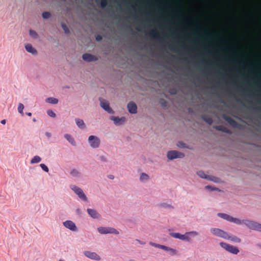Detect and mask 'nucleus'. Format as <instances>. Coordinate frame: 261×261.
<instances>
[{"instance_id":"nucleus-13","label":"nucleus","mask_w":261,"mask_h":261,"mask_svg":"<svg viewBox=\"0 0 261 261\" xmlns=\"http://www.w3.org/2000/svg\"><path fill=\"white\" fill-rule=\"evenodd\" d=\"M83 253L85 256L91 259L99 261L101 259L100 256L95 252H91L90 251H85Z\"/></svg>"},{"instance_id":"nucleus-6","label":"nucleus","mask_w":261,"mask_h":261,"mask_svg":"<svg viewBox=\"0 0 261 261\" xmlns=\"http://www.w3.org/2000/svg\"><path fill=\"white\" fill-rule=\"evenodd\" d=\"M185 157V154L176 150L168 151L167 153V158L168 160L171 161L176 159H182Z\"/></svg>"},{"instance_id":"nucleus-61","label":"nucleus","mask_w":261,"mask_h":261,"mask_svg":"<svg viewBox=\"0 0 261 261\" xmlns=\"http://www.w3.org/2000/svg\"><path fill=\"white\" fill-rule=\"evenodd\" d=\"M123 3L125 5L128 4V3L126 1H123Z\"/></svg>"},{"instance_id":"nucleus-8","label":"nucleus","mask_w":261,"mask_h":261,"mask_svg":"<svg viewBox=\"0 0 261 261\" xmlns=\"http://www.w3.org/2000/svg\"><path fill=\"white\" fill-rule=\"evenodd\" d=\"M233 85L236 87L237 91L240 92L243 96L249 98L252 97L253 93L252 92L247 93L246 89L244 86L238 85L236 82H233Z\"/></svg>"},{"instance_id":"nucleus-27","label":"nucleus","mask_w":261,"mask_h":261,"mask_svg":"<svg viewBox=\"0 0 261 261\" xmlns=\"http://www.w3.org/2000/svg\"><path fill=\"white\" fill-rule=\"evenodd\" d=\"M206 180L213 181L215 183H220L221 182V179L220 178L212 175H208Z\"/></svg>"},{"instance_id":"nucleus-37","label":"nucleus","mask_w":261,"mask_h":261,"mask_svg":"<svg viewBox=\"0 0 261 261\" xmlns=\"http://www.w3.org/2000/svg\"><path fill=\"white\" fill-rule=\"evenodd\" d=\"M29 34L32 37L34 38H37V37L38 36V34L37 33V32L35 31L31 30V29L30 30V31H29Z\"/></svg>"},{"instance_id":"nucleus-26","label":"nucleus","mask_w":261,"mask_h":261,"mask_svg":"<svg viewBox=\"0 0 261 261\" xmlns=\"http://www.w3.org/2000/svg\"><path fill=\"white\" fill-rule=\"evenodd\" d=\"M180 47L183 51L180 52V54L182 55H188L191 53V49L186 45L181 44Z\"/></svg>"},{"instance_id":"nucleus-22","label":"nucleus","mask_w":261,"mask_h":261,"mask_svg":"<svg viewBox=\"0 0 261 261\" xmlns=\"http://www.w3.org/2000/svg\"><path fill=\"white\" fill-rule=\"evenodd\" d=\"M64 138L70 143L72 146H75L76 145V142L74 139V138L70 135L68 134H66L64 135Z\"/></svg>"},{"instance_id":"nucleus-40","label":"nucleus","mask_w":261,"mask_h":261,"mask_svg":"<svg viewBox=\"0 0 261 261\" xmlns=\"http://www.w3.org/2000/svg\"><path fill=\"white\" fill-rule=\"evenodd\" d=\"M200 63L203 65H204V67L205 68H207V67H211V64H209L208 63H207L205 60H201L200 61Z\"/></svg>"},{"instance_id":"nucleus-46","label":"nucleus","mask_w":261,"mask_h":261,"mask_svg":"<svg viewBox=\"0 0 261 261\" xmlns=\"http://www.w3.org/2000/svg\"><path fill=\"white\" fill-rule=\"evenodd\" d=\"M160 206L162 207H165V208H173V206L170 205V204H169L168 203H162L160 204Z\"/></svg>"},{"instance_id":"nucleus-29","label":"nucleus","mask_w":261,"mask_h":261,"mask_svg":"<svg viewBox=\"0 0 261 261\" xmlns=\"http://www.w3.org/2000/svg\"><path fill=\"white\" fill-rule=\"evenodd\" d=\"M41 161V158L38 155L34 156L31 160L30 163L31 164H34L39 163Z\"/></svg>"},{"instance_id":"nucleus-39","label":"nucleus","mask_w":261,"mask_h":261,"mask_svg":"<svg viewBox=\"0 0 261 261\" xmlns=\"http://www.w3.org/2000/svg\"><path fill=\"white\" fill-rule=\"evenodd\" d=\"M40 167L42 169V170L45 172H48L49 171L48 167L44 164H40Z\"/></svg>"},{"instance_id":"nucleus-41","label":"nucleus","mask_w":261,"mask_h":261,"mask_svg":"<svg viewBox=\"0 0 261 261\" xmlns=\"http://www.w3.org/2000/svg\"><path fill=\"white\" fill-rule=\"evenodd\" d=\"M108 5L107 0H101L100 7L102 9H104Z\"/></svg>"},{"instance_id":"nucleus-19","label":"nucleus","mask_w":261,"mask_h":261,"mask_svg":"<svg viewBox=\"0 0 261 261\" xmlns=\"http://www.w3.org/2000/svg\"><path fill=\"white\" fill-rule=\"evenodd\" d=\"M214 128L217 130L220 131L225 133L227 134H231L232 132L228 128L226 127L223 126L222 125L214 126Z\"/></svg>"},{"instance_id":"nucleus-60","label":"nucleus","mask_w":261,"mask_h":261,"mask_svg":"<svg viewBox=\"0 0 261 261\" xmlns=\"http://www.w3.org/2000/svg\"><path fill=\"white\" fill-rule=\"evenodd\" d=\"M175 39H179L180 38V36L178 35V34H176L175 37Z\"/></svg>"},{"instance_id":"nucleus-20","label":"nucleus","mask_w":261,"mask_h":261,"mask_svg":"<svg viewBox=\"0 0 261 261\" xmlns=\"http://www.w3.org/2000/svg\"><path fill=\"white\" fill-rule=\"evenodd\" d=\"M87 213L92 219H97L99 217V214L97 211L94 209L87 208Z\"/></svg>"},{"instance_id":"nucleus-63","label":"nucleus","mask_w":261,"mask_h":261,"mask_svg":"<svg viewBox=\"0 0 261 261\" xmlns=\"http://www.w3.org/2000/svg\"><path fill=\"white\" fill-rule=\"evenodd\" d=\"M33 121L34 122H35L36 121V119L35 118H34L33 119Z\"/></svg>"},{"instance_id":"nucleus-10","label":"nucleus","mask_w":261,"mask_h":261,"mask_svg":"<svg viewBox=\"0 0 261 261\" xmlns=\"http://www.w3.org/2000/svg\"><path fill=\"white\" fill-rule=\"evenodd\" d=\"M88 143L92 148L95 149L99 147L100 143L99 138L94 135H91L88 138Z\"/></svg>"},{"instance_id":"nucleus-48","label":"nucleus","mask_w":261,"mask_h":261,"mask_svg":"<svg viewBox=\"0 0 261 261\" xmlns=\"http://www.w3.org/2000/svg\"><path fill=\"white\" fill-rule=\"evenodd\" d=\"M169 92L170 93V94L174 95L176 94L177 91L175 89H170Z\"/></svg>"},{"instance_id":"nucleus-32","label":"nucleus","mask_w":261,"mask_h":261,"mask_svg":"<svg viewBox=\"0 0 261 261\" xmlns=\"http://www.w3.org/2000/svg\"><path fill=\"white\" fill-rule=\"evenodd\" d=\"M177 146L180 148H190L189 147L182 141H178L177 143Z\"/></svg>"},{"instance_id":"nucleus-35","label":"nucleus","mask_w":261,"mask_h":261,"mask_svg":"<svg viewBox=\"0 0 261 261\" xmlns=\"http://www.w3.org/2000/svg\"><path fill=\"white\" fill-rule=\"evenodd\" d=\"M24 109V106L23 105L22 103H19L18 104V112L21 114L22 115H23L24 113H23V110Z\"/></svg>"},{"instance_id":"nucleus-64","label":"nucleus","mask_w":261,"mask_h":261,"mask_svg":"<svg viewBox=\"0 0 261 261\" xmlns=\"http://www.w3.org/2000/svg\"><path fill=\"white\" fill-rule=\"evenodd\" d=\"M192 111L191 109H190H190H189V113H191Z\"/></svg>"},{"instance_id":"nucleus-21","label":"nucleus","mask_w":261,"mask_h":261,"mask_svg":"<svg viewBox=\"0 0 261 261\" xmlns=\"http://www.w3.org/2000/svg\"><path fill=\"white\" fill-rule=\"evenodd\" d=\"M25 50L29 53L32 55H36L37 53V50L33 47V46L29 43L25 45Z\"/></svg>"},{"instance_id":"nucleus-38","label":"nucleus","mask_w":261,"mask_h":261,"mask_svg":"<svg viewBox=\"0 0 261 261\" xmlns=\"http://www.w3.org/2000/svg\"><path fill=\"white\" fill-rule=\"evenodd\" d=\"M229 97L230 98H231L233 99H235L238 102H240L241 101L240 99V98H238L234 94H233L232 92H229Z\"/></svg>"},{"instance_id":"nucleus-3","label":"nucleus","mask_w":261,"mask_h":261,"mask_svg":"<svg viewBox=\"0 0 261 261\" xmlns=\"http://www.w3.org/2000/svg\"><path fill=\"white\" fill-rule=\"evenodd\" d=\"M70 188L82 201L84 202L88 201L87 196L81 188L73 185H70Z\"/></svg>"},{"instance_id":"nucleus-45","label":"nucleus","mask_w":261,"mask_h":261,"mask_svg":"<svg viewBox=\"0 0 261 261\" xmlns=\"http://www.w3.org/2000/svg\"><path fill=\"white\" fill-rule=\"evenodd\" d=\"M169 49L175 53H178L179 52V50L176 48V46L174 45H169Z\"/></svg>"},{"instance_id":"nucleus-53","label":"nucleus","mask_w":261,"mask_h":261,"mask_svg":"<svg viewBox=\"0 0 261 261\" xmlns=\"http://www.w3.org/2000/svg\"><path fill=\"white\" fill-rule=\"evenodd\" d=\"M187 20L189 23H193V19L192 18H187Z\"/></svg>"},{"instance_id":"nucleus-49","label":"nucleus","mask_w":261,"mask_h":261,"mask_svg":"<svg viewBox=\"0 0 261 261\" xmlns=\"http://www.w3.org/2000/svg\"><path fill=\"white\" fill-rule=\"evenodd\" d=\"M256 99L258 102L261 103V94H258L256 96Z\"/></svg>"},{"instance_id":"nucleus-57","label":"nucleus","mask_w":261,"mask_h":261,"mask_svg":"<svg viewBox=\"0 0 261 261\" xmlns=\"http://www.w3.org/2000/svg\"><path fill=\"white\" fill-rule=\"evenodd\" d=\"M131 8L134 10V11L136 10V5H132L130 6Z\"/></svg>"},{"instance_id":"nucleus-43","label":"nucleus","mask_w":261,"mask_h":261,"mask_svg":"<svg viewBox=\"0 0 261 261\" xmlns=\"http://www.w3.org/2000/svg\"><path fill=\"white\" fill-rule=\"evenodd\" d=\"M46 113H47V114L51 117H56V114L51 110H48L47 111Z\"/></svg>"},{"instance_id":"nucleus-51","label":"nucleus","mask_w":261,"mask_h":261,"mask_svg":"<svg viewBox=\"0 0 261 261\" xmlns=\"http://www.w3.org/2000/svg\"><path fill=\"white\" fill-rule=\"evenodd\" d=\"M45 134L48 139L51 137V134L49 132H46Z\"/></svg>"},{"instance_id":"nucleus-44","label":"nucleus","mask_w":261,"mask_h":261,"mask_svg":"<svg viewBox=\"0 0 261 261\" xmlns=\"http://www.w3.org/2000/svg\"><path fill=\"white\" fill-rule=\"evenodd\" d=\"M70 174L74 176H78L79 173L76 169H73L71 170Z\"/></svg>"},{"instance_id":"nucleus-47","label":"nucleus","mask_w":261,"mask_h":261,"mask_svg":"<svg viewBox=\"0 0 261 261\" xmlns=\"http://www.w3.org/2000/svg\"><path fill=\"white\" fill-rule=\"evenodd\" d=\"M102 37L100 35H97L95 36V39L97 41H100L102 40Z\"/></svg>"},{"instance_id":"nucleus-9","label":"nucleus","mask_w":261,"mask_h":261,"mask_svg":"<svg viewBox=\"0 0 261 261\" xmlns=\"http://www.w3.org/2000/svg\"><path fill=\"white\" fill-rule=\"evenodd\" d=\"M99 100L100 101V107L108 113L110 114H114V111L110 107V103L109 101L102 97L99 98Z\"/></svg>"},{"instance_id":"nucleus-62","label":"nucleus","mask_w":261,"mask_h":261,"mask_svg":"<svg viewBox=\"0 0 261 261\" xmlns=\"http://www.w3.org/2000/svg\"><path fill=\"white\" fill-rule=\"evenodd\" d=\"M147 15L148 16H150V15H152V13H151V12H148V13H147Z\"/></svg>"},{"instance_id":"nucleus-5","label":"nucleus","mask_w":261,"mask_h":261,"mask_svg":"<svg viewBox=\"0 0 261 261\" xmlns=\"http://www.w3.org/2000/svg\"><path fill=\"white\" fill-rule=\"evenodd\" d=\"M149 244L151 246H153V247L161 249L164 250L165 251L168 252L169 253V254L171 255H174L177 253V251L175 249L170 248L169 247H168V246H165L163 245L156 244V243L151 242H150L149 243Z\"/></svg>"},{"instance_id":"nucleus-14","label":"nucleus","mask_w":261,"mask_h":261,"mask_svg":"<svg viewBox=\"0 0 261 261\" xmlns=\"http://www.w3.org/2000/svg\"><path fill=\"white\" fill-rule=\"evenodd\" d=\"M82 58L83 60L87 62H92L96 61L98 58L94 55L89 53H85L82 55Z\"/></svg>"},{"instance_id":"nucleus-55","label":"nucleus","mask_w":261,"mask_h":261,"mask_svg":"<svg viewBox=\"0 0 261 261\" xmlns=\"http://www.w3.org/2000/svg\"><path fill=\"white\" fill-rule=\"evenodd\" d=\"M76 213H77V214H82V211H81V209H80V208H77V209H76Z\"/></svg>"},{"instance_id":"nucleus-2","label":"nucleus","mask_w":261,"mask_h":261,"mask_svg":"<svg viewBox=\"0 0 261 261\" xmlns=\"http://www.w3.org/2000/svg\"><path fill=\"white\" fill-rule=\"evenodd\" d=\"M170 235L174 238L189 242L191 241V237L198 235V232L196 231H191L186 232L184 234H182L179 232H171L170 233Z\"/></svg>"},{"instance_id":"nucleus-52","label":"nucleus","mask_w":261,"mask_h":261,"mask_svg":"<svg viewBox=\"0 0 261 261\" xmlns=\"http://www.w3.org/2000/svg\"><path fill=\"white\" fill-rule=\"evenodd\" d=\"M251 109L253 111L258 110V111H261V108H257V107H254V106H252Z\"/></svg>"},{"instance_id":"nucleus-59","label":"nucleus","mask_w":261,"mask_h":261,"mask_svg":"<svg viewBox=\"0 0 261 261\" xmlns=\"http://www.w3.org/2000/svg\"><path fill=\"white\" fill-rule=\"evenodd\" d=\"M26 115L28 116H31L32 114L31 112H26Z\"/></svg>"},{"instance_id":"nucleus-56","label":"nucleus","mask_w":261,"mask_h":261,"mask_svg":"<svg viewBox=\"0 0 261 261\" xmlns=\"http://www.w3.org/2000/svg\"><path fill=\"white\" fill-rule=\"evenodd\" d=\"M1 123L2 124L5 125V124H6V119H3V120H1Z\"/></svg>"},{"instance_id":"nucleus-30","label":"nucleus","mask_w":261,"mask_h":261,"mask_svg":"<svg viewBox=\"0 0 261 261\" xmlns=\"http://www.w3.org/2000/svg\"><path fill=\"white\" fill-rule=\"evenodd\" d=\"M149 178V175L145 173H142L140 176V180L141 181H144Z\"/></svg>"},{"instance_id":"nucleus-18","label":"nucleus","mask_w":261,"mask_h":261,"mask_svg":"<svg viewBox=\"0 0 261 261\" xmlns=\"http://www.w3.org/2000/svg\"><path fill=\"white\" fill-rule=\"evenodd\" d=\"M223 118L226 121H227L233 127H234V128L238 127V123L236 121H235L231 117L224 115H223Z\"/></svg>"},{"instance_id":"nucleus-1","label":"nucleus","mask_w":261,"mask_h":261,"mask_svg":"<svg viewBox=\"0 0 261 261\" xmlns=\"http://www.w3.org/2000/svg\"><path fill=\"white\" fill-rule=\"evenodd\" d=\"M217 216L224 220L237 225H241L244 224L250 230L261 232V224L256 221L247 219L240 220L225 213H219Z\"/></svg>"},{"instance_id":"nucleus-58","label":"nucleus","mask_w":261,"mask_h":261,"mask_svg":"<svg viewBox=\"0 0 261 261\" xmlns=\"http://www.w3.org/2000/svg\"><path fill=\"white\" fill-rule=\"evenodd\" d=\"M136 241L138 242L140 244H142V245H144L145 244V242H143L138 239H136Z\"/></svg>"},{"instance_id":"nucleus-16","label":"nucleus","mask_w":261,"mask_h":261,"mask_svg":"<svg viewBox=\"0 0 261 261\" xmlns=\"http://www.w3.org/2000/svg\"><path fill=\"white\" fill-rule=\"evenodd\" d=\"M63 225L69 230L74 231L77 230L75 224L71 220H66L63 222Z\"/></svg>"},{"instance_id":"nucleus-25","label":"nucleus","mask_w":261,"mask_h":261,"mask_svg":"<svg viewBox=\"0 0 261 261\" xmlns=\"http://www.w3.org/2000/svg\"><path fill=\"white\" fill-rule=\"evenodd\" d=\"M227 237H228V238H227L226 240H230L231 241H232L233 242L237 243H240L241 242V239L236 236H234V235L229 236L228 234Z\"/></svg>"},{"instance_id":"nucleus-28","label":"nucleus","mask_w":261,"mask_h":261,"mask_svg":"<svg viewBox=\"0 0 261 261\" xmlns=\"http://www.w3.org/2000/svg\"><path fill=\"white\" fill-rule=\"evenodd\" d=\"M46 102L51 104H57L59 100L57 98L52 97H48L46 99Z\"/></svg>"},{"instance_id":"nucleus-17","label":"nucleus","mask_w":261,"mask_h":261,"mask_svg":"<svg viewBox=\"0 0 261 261\" xmlns=\"http://www.w3.org/2000/svg\"><path fill=\"white\" fill-rule=\"evenodd\" d=\"M128 112L131 114H135L137 113V106L133 101H130L127 106Z\"/></svg>"},{"instance_id":"nucleus-24","label":"nucleus","mask_w":261,"mask_h":261,"mask_svg":"<svg viewBox=\"0 0 261 261\" xmlns=\"http://www.w3.org/2000/svg\"><path fill=\"white\" fill-rule=\"evenodd\" d=\"M201 117L204 121L209 125H211L213 122V119L206 114L201 115Z\"/></svg>"},{"instance_id":"nucleus-50","label":"nucleus","mask_w":261,"mask_h":261,"mask_svg":"<svg viewBox=\"0 0 261 261\" xmlns=\"http://www.w3.org/2000/svg\"><path fill=\"white\" fill-rule=\"evenodd\" d=\"M99 160L102 161V162H107V159L106 158L103 156V155H102V156H100L99 157Z\"/></svg>"},{"instance_id":"nucleus-11","label":"nucleus","mask_w":261,"mask_h":261,"mask_svg":"<svg viewBox=\"0 0 261 261\" xmlns=\"http://www.w3.org/2000/svg\"><path fill=\"white\" fill-rule=\"evenodd\" d=\"M210 231L214 235L217 237H219L224 239H227V238H228L227 236L228 233L222 229L217 228H211Z\"/></svg>"},{"instance_id":"nucleus-31","label":"nucleus","mask_w":261,"mask_h":261,"mask_svg":"<svg viewBox=\"0 0 261 261\" xmlns=\"http://www.w3.org/2000/svg\"><path fill=\"white\" fill-rule=\"evenodd\" d=\"M197 174L201 178L206 179L207 178V175H206L204 172L202 170H199L197 172Z\"/></svg>"},{"instance_id":"nucleus-36","label":"nucleus","mask_w":261,"mask_h":261,"mask_svg":"<svg viewBox=\"0 0 261 261\" xmlns=\"http://www.w3.org/2000/svg\"><path fill=\"white\" fill-rule=\"evenodd\" d=\"M61 27L64 30L65 34H69L70 33L69 29L67 27L66 24L64 23H61Z\"/></svg>"},{"instance_id":"nucleus-4","label":"nucleus","mask_w":261,"mask_h":261,"mask_svg":"<svg viewBox=\"0 0 261 261\" xmlns=\"http://www.w3.org/2000/svg\"><path fill=\"white\" fill-rule=\"evenodd\" d=\"M98 232L101 234H114L118 235L119 232L115 228L112 227H99L97 228Z\"/></svg>"},{"instance_id":"nucleus-12","label":"nucleus","mask_w":261,"mask_h":261,"mask_svg":"<svg viewBox=\"0 0 261 261\" xmlns=\"http://www.w3.org/2000/svg\"><path fill=\"white\" fill-rule=\"evenodd\" d=\"M147 35L152 39L158 40L160 42H163L164 41V38L161 37L159 33L156 31L155 29H150Z\"/></svg>"},{"instance_id":"nucleus-54","label":"nucleus","mask_w":261,"mask_h":261,"mask_svg":"<svg viewBox=\"0 0 261 261\" xmlns=\"http://www.w3.org/2000/svg\"><path fill=\"white\" fill-rule=\"evenodd\" d=\"M108 177L109 179H113L114 178V176L113 175L110 174L108 176Z\"/></svg>"},{"instance_id":"nucleus-7","label":"nucleus","mask_w":261,"mask_h":261,"mask_svg":"<svg viewBox=\"0 0 261 261\" xmlns=\"http://www.w3.org/2000/svg\"><path fill=\"white\" fill-rule=\"evenodd\" d=\"M220 246L225 250L232 254L236 255L239 252V250L237 247L226 243L221 242L220 243Z\"/></svg>"},{"instance_id":"nucleus-23","label":"nucleus","mask_w":261,"mask_h":261,"mask_svg":"<svg viewBox=\"0 0 261 261\" xmlns=\"http://www.w3.org/2000/svg\"><path fill=\"white\" fill-rule=\"evenodd\" d=\"M75 121L77 126L79 128L81 129H84L86 128V124L82 119H81L80 118H75Z\"/></svg>"},{"instance_id":"nucleus-15","label":"nucleus","mask_w":261,"mask_h":261,"mask_svg":"<svg viewBox=\"0 0 261 261\" xmlns=\"http://www.w3.org/2000/svg\"><path fill=\"white\" fill-rule=\"evenodd\" d=\"M110 119L113 121L114 124L117 126L122 125L125 121V118L124 117L119 118L118 116H111Z\"/></svg>"},{"instance_id":"nucleus-42","label":"nucleus","mask_w":261,"mask_h":261,"mask_svg":"<svg viewBox=\"0 0 261 261\" xmlns=\"http://www.w3.org/2000/svg\"><path fill=\"white\" fill-rule=\"evenodd\" d=\"M159 102L161 104V105L163 107H165L167 106V101L163 98H161L159 100Z\"/></svg>"},{"instance_id":"nucleus-34","label":"nucleus","mask_w":261,"mask_h":261,"mask_svg":"<svg viewBox=\"0 0 261 261\" xmlns=\"http://www.w3.org/2000/svg\"><path fill=\"white\" fill-rule=\"evenodd\" d=\"M51 16L50 12L47 11H44L42 13V17L44 19H47Z\"/></svg>"},{"instance_id":"nucleus-33","label":"nucleus","mask_w":261,"mask_h":261,"mask_svg":"<svg viewBox=\"0 0 261 261\" xmlns=\"http://www.w3.org/2000/svg\"><path fill=\"white\" fill-rule=\"evenodd\" d=\"M205 189H206V190H209L211 191H218V192L220 191V190H219V188L215 187H213V186H210V185L206 186L205 187Z\"/></svg>"}]
</instances>
